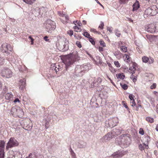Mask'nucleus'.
Returning a JSON list of instances; mask_svg holds the SVG:
<instances>
[{
  "instance_id": "obj_59",
  "label": "nucleus",
  "mask_w": 158,
  "mask_h": 158,
  "mask_svg": "<svg viewBox=\"0 0 158 158\" xmlns=\"http://www.w3.org/2000/svg\"><path fill=\"white\" fill-rule=\"evenodd\" d=\"M99 51L100 52H101L103 51V49L102 47H99Z\"/></svg>"
},
{
  "instance_id": "obj_29",
  "label": "nucleus",
  "mask_w": 158,
  "mask_h": 158,
  "mask_svg": "<svg viewBox=\"0 0 158 158\" xmlns=\"http://www.w3.org/2000/svg\"><path fill=\"white\" fill-rule=\"evenodd\" d=\"M139 102H140V101H139V102H138V103L137 105H135V106L134 107V109L137 111H138L139 110V107H142V106L141 105V103H139Z\"/></svg>"
},
{
  "instance_id": "obj_27",
  "label": "nucleus",
  "mask_w": 158,
  "mask_h": 158,
  "mask_svg": "<svg viewBox=\"0 0 158 158\" xmlns=\"http://www.w3.org/2000/svg\"><path fill=\"white\" fill-rule=\"evenodd\" d=\"M116 76L118 78H120L121 79H123L125 77L124 74L122 73L117 74Z\"/></svg>"
},
{
  "instance_id": "obj_17",
  "label": "nucleus",
  "mask_w": 158,
  "mask_h": 158,
  "mask_svg": "<svg viewBox=\"0 0 158 158\" xmlns=\"http://www.w3.org/2000/svg\"><path fill=\"white\" fill-rule=\"evenodd\" d=\"M156 27L153 24H150L147 28V31L151 33L154 32L155 31Z\"/></svg>"
},
{
  "instance_id": "obj_52",
  "label": "nucleus",
  "mask_w": 158,
  "mask_h": 158,
  "mask_svg": "<svg viewBox=\"0 0 158 158\" xmlns=\"http://www.w3.org/2000/svg\"><path fill=\"white\" fill-rule=\"evenodd\" d=\"M4 63V59L0 57V65H2Z\"/></svg>"
},
{
  "instance_id": "obj_1",
  "label": "nucleus",
  "mask_w": 158,
  "mask_h": 158,
  "mask_svg": "<svg viewBox=\"0 0 158 158\" xmlns=\"http://www.w3.org/2000/svg\"><path fill=\"white\" fill-rule=\"evenodd\" d=\"M79 59L78 52L76 51H74L71 54L64 56L62 58L63 62L65 64L66 68L70 66Z\"/></svg>"
},
{
  "instance_id": "obj_30",
  "label": "nucleus",
  "mask_w": 158,
  "mask_h": 158,
  "mask_svg": "<svg viewBox=\"0 0 158 158\" xmlns=\"http://www.w3.org/2000/svg\"><path fill=\"white\" fill-rule=\"evenodd\" d=\"M23 1L27 4L31 5L35 0H23Z\"/></svg>"
},
{
  "instance_id": "obj_61",
  "label": "nucleus",
  "mask_w": 158,
  "mask_h": 158,
  "mask_svg": "<svg viewBox=\"0 0 158 158\" xmlns=\"http://www.w3.org/2000/svg\"><path fill=\"white\" fill-rule=\"evenodd\" d=\"M97 3L99 4L101 6H102L103 8H104L103 6L98 1V0H95Z\"/></svg>"
},
{
  "instance_id": "obj_26",
  "label": "nucleus",
  "mask_w": 158,
  "mask_h": 158,
  "mask_svg": "<svg viewBox=\"0 0 158 158\" xmlns=\"http://www.w3.org/2000/svg\"><path fill=\"white\" fill-rule=\"evenodd\" d=\"M17 112V108H15L13 107L12 108L11 112V114L13 115L16 116Z\"/></svg>"
},
{
  "instance_id": "obj_25",
  "label": "nucleus",
  "mask_w": 158,
  "mask_h": 158,
  "mask_svg": "<svg viewBox=\"0 0 158 158\" xmlns=\"http://www.w3.org/2000/svg\"><path fill=\"white\" fill-rule=\"evenodd\" d=\"M8 155L9 158H18L13 151L9 152Z\"/></svg>"
},
{
  "instance_id": "obj_28",
  "label": "nucleus",
  "mask_w": 158,
  "mask_h": 158,
  "mask_svg": "<svg viewBox=\"0 0 158 158\" xmlns=\"http://www.w3.org/2000/svg\"><path fill=\"white\" fill-rule=\"evenodd\" d=\"M120 85L122 88L124 90H126L128 88V86L126 84H125L123 82L121 83Z\"/></svg>"
},
{
  "instance_id": "obj_51",
  "label": "nucleus",
  "mask_w": 158,
  "mask_h": 158,
  "mask_svg": "<svg viewBox=\"0 0 158 158\" xmlns=\"http://www.w3.org/2000/svg\"><path fill=\"white\" fill-rule=\"evenodd\" d=\"M76 45L77 47L79 48H81V45L80 42L79 41H77L76 43Z\"/></svg>"
},
{
  "instance_id": "obj_60",
  "label": "nucleus",
  "mask_w": 158,
  "mask_h": 158,
  "mask_svg": "<svg viewBox=\"0 0 158 158\" xmlns=\"http://www.w3.org/2000/svg\"><path fill=\"white\" fill-rule=\"evenodd\" d=\"M107 30L110 33H112V29L110 27H108L107 28Z\"/></svg>"
},
{
  "instance_id": "obj_63",
  "label": "nucleus",
  "mask_w": 158,
  "mask_h": 158,
  "mask_svg": "<svg viewBox=\"0 0 158 158\" xmlns=\"http://www.w3.org/2000/svg\"><path fill=\"white\" fill-rule=\"evenodd\" d=\"M8 89L6 87L5 88H4L3 89V92L4 93H6Z\"/></svg>"
},
{
  "instance_id": "obj_13",
  "label": "nucleus",
  "mask_w": 158,
  "mask_h": 158,
  "mask_svg": "<svg viewBox=\"0 0 158 158\" xmlns=\"http://www.w3.org/2000/svg\"><path fill=\"white\" fill-rule=\"evenodd\" d=\"M129 55L125 54L123 56V58L124 60L126 62L130 64L131 62V59L130 56V54Z\"/></svg>"
},
{
  "instance_id": "obj_15",
  "label": "nucleus",
  "mask_w": 158,
  "mask_h": 158,
  "mask_svg": "<svg viewBox=\"0 0 158 158\" xmlns=\"http://www.w3.org/2000/svg\"><path fill=\"white\" fill-rule=\"evenodd\" d=\"M108 66V69L109 71L113 74H114L117 71V70L115 69L111 64L109 62L107 63Z\"/></svg>"
},
{
  "instance_id": "obj_34",
  "label": "nucleus",
  "mask_w": 158,
  "mask_h": 158,
  "mask_svg": "<svg viewBox=\"0 0 158 158\" xmlns=\"http://www.w3.org/2000/svg\"><path fill=\"white\" fill-rule=\"evenodd\" d=\"M146 120L150 123H152L154 122V119L153 118L150 117H148L146 118Z\"/></svg>"
},
{
  "instance_id": "obj_33",
  "label": "nucleus",
  "mask_w": 158,
  "mask_h": 158,
  "mask_svg": "<svg viewBox=\"0 0 158 158\" xmlns=\"http://www.w3.org/2000/svg\"><path fill=\"white\" fill-rule=\"evenodd\" d=\"M90 31L91 32H94L95 33L98 34V35L101 34V33L100 32L98 31H97L94 28H91L90 29Z\"/></svg>"
},
{
  "instance_id": "obj_10",
  "label": "nucleus",
  "mask_w": 158,
  "mask_h": 158,
  "mask_svg": "<svg viewBox=\"0 0 158 158\" xmlns=\"http://www.w3.org/2000/svg\"><path fill=\"white\" fill-rule=\"evenodd\" d=\"M142 61L145 63H148L149 64H152L154 62L153 58L150 57V58L145 56H143L142 58Z\"/></svg>"
},
{
  "instance_id": "obj_64",
  "label": "nucleus",
  "mask_w": 158,
  "mask_h": 158,
  "mask_svg": "<svg viewBox=\"0 0 158 158\" xmlns=\"http://www.w3.org/2000/svg\"><path fill=\"white\" fill-rule=\"evenodd\" d=\"M82 23L84 25H85L86 23V22L85 20H84L82 21Z\"/></svg>"
},
{
  "instance_id": "obj_38",
  "label": "nucleus",
  "mask_w": 158,
  "mask_h": 158,
  "mask_svg": "<svg viewBox=\"0 0 158 158\" xmlns=\"http://www.w3.org/2000/svg\"><path fill=\"white\" fill-rule=\"evenodd\" d=\"M89 41L93 45H94L95 44V42L94 39L91 36L89 39Z\"/></svg>"
},
{
  "instance_id": "obj_23",
  "label": "nucleus",
  "mask_w": 158,
  "mask_h": 158,
  "mask_svg": "<svg viewBox=\"0 0 158 158\" xmlns=\"http://www.w3.org/2000/svg\"><path fill=\"white\" fill-rule=\"evenodd\" d=\"M145 15H147L148 16H153L152 12V10L151 7H148L147 9H146L145 11Z\"/></svg>"
},
{
  "instance_id": "obj_12",
  "label": "nucleus",
  "mask_w": 158,
  "mask_h": 158,
  "mask_svg": "<svg viewBox=\"0 0 158 158\" xmlns=\"http://www.w3.org/2000/svg\"><path fill=\"white\" fill-rule=\"evenodd\" d=\"M4 97L8 101H12L13 99V95L11 92L6 93L4 95Z\"/></svg>"
},
{
  "instance_id": "obj_47",
  "label": "nucleus",
  "mask_w": 158,
  "mask_h": 158,
  "mask_svg": "<svg viewBox=\"0 0 158 158\" xmlns=\"http://www.w3.org/2000/svg\"><path fill=\"white\" fill-rule=\"evenodd\" d=\"M139 133L141 135H143L144 134V132L143 129L142 128H140L139 131Z\"/></svg>"
},
{
  "instance_id": "obj_54",
  "label": "nucleus",
  "mask_w": 158,
  "mask_h": 158,
  "mask_svg": "<svg viewBox=\"0 0 158 158\" xmlns=\"http://www.w3.org/2000/svg\"><path fill=\"white\" fill-rule=\"evenodd\" d=\"M122 104L123 106L125 107L126 108L128 107L127 103H126V102L125 101H123Z\"/></svg>"
},
{
  "instance_id": "obj_46",
  "label": "nucleus",
  "mask_w": 158,
  "mask_h": 158,
  "mask_svg": "<svg viewBox=\"0 0 158 158\" xmlns=\"http://www.w3.org/2000/svg\"><path fill=\"white\" fill-rule=\"evenodd\" d=\"M130 103H132L131 106L132 107L135 106L136 105V103L135 101V99L130 101Z\"/></svg>"
},
{
  "instance_id": "obj_53",
  "label": "nucleus",
  "mask_w": 158,
  "mask_h": 158,
  "mask_svg": "<svg viewBox=\"0 0 158 158\" xmlns=\"http://www.w3.org/2000/svg\"><path fill=\"white\" fill-rule=\"evenodd\" d=\"M29 38L31 39V44L33 45L34 43V39H33L31 36H30L28 37Z\"/></svg>"
},
{
  "instance_id": "obj_11",
  "label": "nucleus",
  "mask_w": 158,
  "mask_h": 158,
  "mask_svg": "<svg viewBox=\"0 0 158 158\" xmlns=\"http://www.w3.org/2000/svg\"><path fill=\"white\" fill-rule=\"evenodd\" d=\"M125 152H123L119 151L114 152L112 155V156L114 158H119L123 156L125 154Z\"/></svg>"
},
{
  "instance_id": "obj_36",
  "label": "nucleus",
  "mask_w": 158,
  "mask_h": 158,
  "mask_svg": "<svg viewBox=\"0 0 158 158\" xmlns=\"http://www.w3.org/2000/svg\"><path fill=\"white\" fill-rule=\"evenodd\" d=\"M129 70H130V72L131 73L133 74L134 73H135V69L134 67L132 66L130 68Z\"/></svg>"
},
{
  "instance_id": "obj_24",
  "label": "nucleus",
  "mask_w": 158,
  "mask_h": 158,
  "mask_svg": "<svg viewBox=\"0 0 158 158\" xmlns=\"http://www.w3.org/2000/svg\"><path fill=\"white\" fill-rule=\"evenodd\" d=\"M62 22L64 24H66L67 23H68V21L69 20V17L68 15L64 14L62 17Z\"/></svg>"
},
{
  "instance_id": "obj_31",
  "label": "nucleus",
  "mask_w": 158,
  "mask_h": 158,
  "mask_svg": "<svg viewBox=\"0 0 158 158\" xmlns=\"http://www.w3.org/2000/svg\"><path fill=\"white\" fill-rule=\"evenodd\" d=\"M73 28L74 29L75 31L77 32H81L82 31L81 28L80 27H78L77 26H74Z\"/></svg>"
},
{
  "instance_id": "obj_3",
  "label": "nucleus",
  "mask_w": 158,
  "mask_h": 158,
  "mask_svg": "<svg viewBox=\"0 0 158 158\" xmlns=\"http://www.w3.org/2000/svg\"><path fill=\"white\" fill-rule=\"evenodd\" d=\"M12 73L10 69L7 68H4L1 69L0 75L3 78H9L11 77Z\"/></svg>"
},
{
  "instance_id": "obj_56",
  "label": "nucleus",
  "mask_w": 158,
  "mask_h": 158,
  "mask_svg": "<svg viewBox=\"0 0 158 158\" xmlns=\"http://www.w3.org/2000/svg\"><path fill=\"white\" fill-rule=\"evenodd\" d=\"M4 152L2 153L0 152V158H4Z\"/></svg>"
},
{
  "instance_id": "obj_55",
  "label": "nucleus",
  "mask_w": 158,
  "mask_h": 158,
  "mask_svg": "<svg viewBox=\"0 0 158 158\" xmlns=\"http://www.w3.org/2000/svg\"><path fill=\"white\" fill-rule=\"evenodd\" d=\"M58 14L60 16L62 17L64 16V15L65 14H63V12L61 11H58Z\"/></svg>"
},
{
  "instance_id": "obj_41",
  "label": "nucleus",
  "mask_w": 158,
  "mask_h": 158,
  "mask_svg": "<svg viewBox=\"0 0 158 158\" xmlns=\"http://www.w3.org/2000/svg\"><path fill=\"white\" fill-rule=\"evenodd\" d=\"M104 26V23L102 22H101L100 24L98 26V28H99L100 30H102L103 29Z\"/></svg>"
},
{
  "instance_id": "obj_20",
  "label": "nucleus",
  "mask_w": 158,
  "mask_h": 158,
  "mask_svg": "<svg viewBox=\"0 0 158 158\" xmlns=\"http://www.w3.org/2000/svg\"><path fill=\"white\" fill-rule=\"evenodd\" d=\"M16 114V116L21 118L22 117L24 114V112L22 109L19 107L17 108V112Z\"/></svg>"
},
{
  "instance_id": "obj_49",
  "label": "nucleus",
  "mask_w": 158,
  "mask_h": 158,
  "mask_svg": "<svg viewBox=\"0 0 158 158\" xmlns=\"http://www.w3.org/2000/svg\"><path fill=\"white\" fill-rule=\"evenodd\" d=\"M156 84L155 83H153L150 86V88L151 89H154L156 88Z\"/></svg>"
},
{
  "instance_id": "obj_50",
  "label": "nucleus",
  "mask_w": 158,
  "mask_h": 158,
  "mask_svg": "<svg viewBox=\"0 0 158 158\" xmlns=\"http://www.w3.org/2000/svg\"><path fill=\"white\" fill-rule=\"evenodd\" d=\"M74 36L75 38L77 39H81V37L80 35L76 34H74Z\"/></svg>"
},
{
  "instance_id": "obj_57",
  "label": "nucleus",
  "mask_w": 158,
  "mask_h": 158,
  "mask_svg": "<svg viewBox=\"0 0 158 158\" xmlns=\"http://www.w3.org/2000/svg\"><path fill=\"white\" fill-rule=\"evenodd\" d=\"M48 37L47 36H45L44 37V39L45 41L49 42V40L48 39Z\"/></svg>"
},
{
  "instance_id": "obj_4",
  "label": "nucleus",
  "mask_w": 158,
  "mask_h": 158,
  "mask_svg": "<svg viewBox=\"0 0 158 158\" xmlns=\"http://www.w3.org/2000/svg\"><path fill=\"white\" fill-rule=\"evenodd\" d=\"M1 50L2 52L8 54L12 51L13 48L10 44L4 43L2 45Z\"/></svg>"
},
{
  "instance_id": "obj_44",
  "label": "nucleus",
  "mask_w": 158,
  "mask_h": 158,
  "mask_svg": "<svg viewBox=\"0 0 158 158\" xmlns=\"http://www.w3.org/2000/svg\"><path fill=\"white\" fill-rule=\"evenodd\" d=\"M131 78L133 80V82H135L137 80V77H135L132 75L131 76Z\"/></svg>"
},
{
  "instance_id": "obj_40",
  "label": "nucleus",
  "mask_w": 158,
  "mask_h": 158,
  "mask_svg": "<svg viewBox=\"0 0 158 158\" xmlns=\"http://www.w3.org/2000/svg\"><path fill=\"white\" fill-rule=\"evenodd\" d=\"M129 1V0H120L119 3L120 4H125L127 3Z\"/></svg>"
},
{
  "instance_id": "obj_22",
  "label": "nucleus",
  "mask_w": 158,
  "mask_h": 158,
  "mask_svg": "<svg viewBox=\"0 0 158 158\" xmlns=\"http://www.w3.org/2000/svg\"><path fill=\"white\" fill-rule=\"evenodd\" d=\"M112 134L108 133L103 137V139L105 140H110L112 138Z\"/></svg>"
},
{
  "instance_id": "obj_21",
  "label": "nucleus",
  "mask_w": 158,
  "mask_h": 158,
  "mask_svg": "<svg viewBox=\"0 0 158 158\" xmlns=\"http://www.w3.org/2000/svg\"><path fill=\"white\" fill-rule=\"evenodd\" d=\"M5 142L4 140L0 141V152L4 153V148Z\"/></svg>"
},
{
  "instance_id": "obj_6",
  "label": "nucleus",
  "mask_w": 158,
  "mask_h": 158,
  "mask_svg": "<svg viewBox=\"0 0 158 158\" xmlns=\"http://www.w3.org/2000/svg\"><path fill=\"white\" fill-rule=\"evenodd\" d=\"M144 143L143 144H140L139 146V149L141 151H143L144 150V146H145V148L148 149V143L150 141V138L149 136L147 135L145 136L144 139Z\"/></svg>"
},
{
  "instance_id": "obj_37",
  "label": "nucleus",
  "mask_w": 158,
  "mask_h": 158,
  "mask_svg": "<svg viewBox=\"0 0 158 158\" xmlns=\"http://www.w3.org/2000/svg\"><path fill=\"white\" fill-rule=\"evenodd\" d=\"M83 35L88 39L91 37L89 34L87 32H84L83 34Z\"/></svg>"
},
{
  "instance_id": "obj_2",
  "label": "nucleus",
  "mask_w": 158,
  "mask_h": 158,
  "mask_svg": "<svg viewBox=\"0 0 158 158\" xmlns=\"http://www.w3.org/2000/svg\"><path fill=\"white\" fill-rule=\"evenodd\" d=\"M44 24L47 31L48 32L53 30L56 27L55 23L50 19H48Z\"/></svg>"
},
{
  "instance_id": "obj_62",
  "label": "nucleus",
  "mask_w": 158,
  "mask_h": 158,
  "mask_svg": "<svg viewBox=\"0 0 158 158\" xmlns=\"http://www.w3.org/2000/svg\"><path fill=\"white\" fill-rule=\"evenodd\" d=\"M156 112L158 113V104L156 106Z\"/></svg>"
},
{
  "instance_id": "obj_35",
  "label": "nucleus",
  "mask_w": 158,
  "mask_h": 158,
  "mask_svg": "<svg viewBox=\"0 0 158 158\" xmlns=\"http://www.w3.org/2000/svg\"><path fill=\"white\" fill-rule=\"evenodd\" d=\"M99 43L100 45L102 46L103 47H106V44L101 39L100 40Z\"/></svg>"
},
{
  "instance_id": "obj_58",
  "label": "nucleus",
  "mask_w": 158,
  "mask_h": 158,
  "mask_svg": "<svg viewBox=\"0 0 158 158\" xmlns=\"http://www.w3.org/2000/svg\"><path fill=\"white\" fill-rule=\"evenodd\" d=\"M14 102L15 103L17 102H20V100L18 98H16L14 101Z\"/></svg>"
},
{
  "instance_id": "obj_18",
  "label": "nucleus",
  "mask_w": 158,
  "mask_h": 158,
  "mask_svg": "<svg viewBox=\"0 0 158 158\" xmlns=\"http://www.w3.org/2000/svg\"><path fill=\"white\" fill-rule=\"evenodd\" d=\"M152 15H155L158 13V8L156 6L153 5L151 7Z\"/></svg>"
},
{
  "instance_id": "obj_42",
  "label": "nucleus",
  "mask_w": 158,
  "mask_h": 158,
  "mask_svg": "<svg viewBox=\"0 0 158 158\" xmlns=\"http://www.w3.org/2000/svg\"><path fill=\"white\" fill-rule=\"evenodd\" d=\"M29 157L31 158H36L37 157L36 156L35 154L34 153L33 154H32L31 153H30L29 155Z\"/></svg>"
},
{
  "instance_id": "obj_32",
  "label": "nucleus",
  "mask_w": 158,
  "mask_h": 158,
  "mask_svg": "<svg viewBox=\"0 0 158 158\" xmlns=\"http://www.w3.org/2000/svg\"><path fill=\"white\" fill-rule=\"evenodd\" d=\"M114 63L115 66L117 68H119L121 66V64L117 60L114 61Z\"/></svg>"
},
{
  "instance_id": "obj_39",
  "label": "nucleus",
  "mask_w": 158,
  "mask_h": 158,
  "mask_svg": "<svg viewBox=\"0 0 158 158\" xmlns=\"http://www.w3.org/2000/svg\"><path fill=\"white\" fill-rule=\"evenodd\" d=\"M115 33L116 36L119 37H120L121 34L120 31L118 29H116L115 30Z\"/></svg>"
},
{
  "instance_id": "obj_14",
  "label": "nucleus",
  "mask_w": 158,
  "mask_h": 158,
  "mask_svg": "<svg viewBox=\"0 0 158 158\" xmlns=\"http://www.w3.org/2000/svg\"><path fill=\"white\" fill-rule=\"evenodd\" d=\"M69 42L68 40H65L63 45V47H62L61 50L63 52L67 51L69 49L68 44Z\"/></svg>"
},
{
  "instance_id": "obj_19",
  "label": "nucleus",
  "mask_w": 158,
  "mask_h": 158,
  "mask_svg": "<svg viewBox=\"0 0 158 158\" xmlns=\"http://www.w3.org/2000/svg\"><path fill=\"white\" fill-rule=\"evenodd\" d=\"M132 7V11H133L137 10L140 7V5L139 1L137 0H136L135 3L133 4Z\"/></svg>"
},
{
  "instance_id": "obj_7",
  "label": "nucleus",
  "mask_w": 158,
  "mask_h": 158,
  "mask_svg": "<svg viewBox=\"0 0 158 158\" xmlns=\"http://www.w3.org/2000/svg\"><path fill=\"white\" fill-rule=\"evenodd\" d=\"M23 126L24 129L30 130L32 127V124L31 120L30 119H27L24 120Z\"/></svg>"
},
{
  "instance_id": "obj_43",
  "label": "nucleus",
  "mask_w": 158,
  "mask_h": 158,
  "mask_svg": "<svg viewBox=\"0 0 158 158\" xmlns=\"http://www.w3.org/2000/svg\"><path fill=\"white\" fill-rule=\"evenodd\" d=\"M129 98L130 99V101L133 100L134 99L135 96L134 95L132 94H130L129 95Z\"/></svg>"
},
{
  "instance_id": "obj_5",
  "label": "nucleus",
  "mask_w": 158,
  "mask_h": 158,
  "mask_svg": "<svg viewBox=\"0 0 158 158\" xmlns=\"http://www.w3.org/2000/svg\"><path fill=\"white\" fill-rule=\"evenodd\" d=\"M19 145L18 142L13 137L10 138L8 142L6 147V149L8 150L9 148L17 146Z\"/></svg>"
},
{
  "instance_id": "obj_45",
  "label": "nucleus",
  "mask_w": 158,
  "mask_h": 158,
  "mask_svg": "<svg viewBox=\"0 0 158 158\" xmlns=\"http://www.w3.org/2000/svg\"><path fill=\"white\" fill-rule=\"evenodd\" d=\"M67 33L71 36L73 34V31L72 30H68L67 31Z\"/></svg>"
},
{
  "instance_id": "obj_9",
  "label": "nucleus",
  "mask_w": 158,
  "mask_h": 158,
  "mask_svg": "<svg viewBox=\"0 0 158 158\" xmlns=\"http://www.w3.org/2000/svg\"><path fill=\"white\" fill-rule=\"evenodd\" d=\"M26 80L25 78L21 79L19 84L20 89L23 90L25 88Z\"/></svg>"
},
{
  "instance_id": "obj_48",
  "label": "nucleus",
  "mask_w": 158,
  "mask_h": 158,
  "mask_svg": "<svg viewBox=\"0 0 158 158\" xmlns=\"http://www.w3.org/2000/svg\"><path fill=\"white\" fill-rule=\"evenodd\" d=\"M150 4H153L156 2V0H146Z\"/></svg>"
},
{
  "instance_id": "obj_8",
  "label": "nucleus",
  "mask_w": 158,
  "mask_h": 158,
  "mask_svg": "<svg viewBox=\"0 0 158 158\" xmlns=\"http://www.w3.org/2000/svg\"><path fill=\"white\" fill-rule=\"evenodd\" d=\"M92 68V65L90 64H83L81 66V71H88Z\"/></svg>"
},
{
  "instance_id": "obj_16",
  "label": "nucleus",
  "mask_w": 158,
  "mask_h": 158,
  "mask_svg": "<svg viewBox=\"0 0 158 158\" xmlns=\"http://www.w3.org/2000/svg\"><path fill=\"white\" fill-rule=\"evenodd\" d=\"M122 44V42L120 41L119 43V48H120V50L123 52L125 53L127 51V47L125 46H122L121 44Z\"/></svg>"
}]
</instances>
